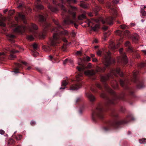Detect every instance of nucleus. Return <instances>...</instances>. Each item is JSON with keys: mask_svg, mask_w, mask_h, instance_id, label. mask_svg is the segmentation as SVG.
I'll use <instances>...</instances> for the list:
<instances>
[{"mask_svg": "<svg viewBox=\"0 0 146 146\" xmlns=\"http://www.w3.org/2000/svg\"><path fill=\"white\" fill-rule=\"evenodd\" d=\"M38 28L37 26L36 25L32 24L27 28L23 26H18L14 30V31L18 33H22L25 31L26 29H28L30 32H33L34 30H37Z\"/></svg>", "mask_w": 146, "mask_h": 146, "instance_id": "nucleus-3", "label": "nucleus"}, {"mask_svg": "<svg viewBox=\"0 0 146 146\" xmlns=\"http://www.w3.org/2000/svg\"><path fill=\"white\" fill-rule=\"evenodd\" d=\"M145 139H140L139 140V143L141 144L144 143L145 142Z\"/></svg>", "mask_w": 146, "mask_h": 146, "instance_id": "nucleus-39", "label": "nucleus"}, {"mask_svg": "<svg viewBox=\"0 0 146 146\" xmlns=\"http://www.w3.org/2000/svg\"><path fill=\"white\" fill-rule=\"evenodd\" d=\"M86 18L85 15L84 14H82L79 15L78 17V19L79 20H82Z\"/></svg>", "mask_w": 146, "mask_h": 146, "instance_id": "nucleus-29", "label": "nucleus"}, {"mask_svg": "<svg viewBox=\"0 0 146 146\" xmlns=\"http://www.w3.org/2000/svg\"><path fill=\"white\" fill-rule=\"evenodd\" d=\"M97 54L98 55L100 56L102 52L100 50H99L97 52Z\"/></svg>", "mask_w": 146, "mask_h": 146, "instance_id": "nucleus-47", "label": "nucleus"}, {"mask_svg": "<svg viewBox=\"0 0 146 146\" xmlns=\"http://www.w3.org/2000/svg\"><path fill=\"white\" fill-rule=\"evenodd\" d=\"M15 55L13 54H11L9 56V58L10 60H13L16 57Z\"/></svg>", "mask_w": 146, "mask_h": 146, "instance_id": "nucleus-35", "label": "nucleus"}, {"mask_svg": "<svg viewBox=\"0 0 146 146\" xmlns=\"http://www.w3.org/2000/svg\"><path fill=\"white\" fill-rule=\"evenodd\" d=\"M21 135H18L16 136V139L17 140H19L21 139Z\"/></svg>", "mask_w": 146, "mask_h": 146, "instance_id": "nucleus-41", "label": "nucleus"}, {"mask_svg": "<svg viewBox=\"0 0 146 146\" xmlns=\"http://www.w3.org/2000/svg\"><path fill=\"white\" fill-rule=\"evenodd\" d=\"M5 133V131L3 130H0V134L1 135H3Z\"/></svg>", "mask_w": 146, "mask_h": 146, "instance_id": "nucleus-52", "label": "nucleus"}, {"mask_svg": "<svg viewBox=\"0 0 146 146\" xmlns=\"http://www.w3.org/2000/svg\"><path fill=\"white\" fill-rule=\"evenodd\" d=\"M49 8L52 12H55L58 11V9L52 7L51 6H50L48 7Z\"/></svg>", "mask_w": 146, "mask_h": 146, "instance_id": "nucleus-26", "label": "nucleus"}, {"mask_svg": "<svg viewBox=\"0 0 146 146\" xmlns=\"http://www.w3.org/2000/svg\"><path fill=\"white\" fill-rule=\"evenodd\" d=\"M68 60L67 59H66L63 62V64H65L66 62Z\"/></svg>", "mask_w": 146, "mask_h": 146, "instance_id": "nucleus-62", "label": "nucleus"}, {"mask_svg": "<svg viewBox=\"0 0 146 146\" xmlns=\"http://www.w3.org/2000/svg\"><path fill=\"white\" fill-rule=\"evenodd\" d=\"M118 46H115L114 44L113 41H111L110 43V47L113 49H115L117 48L118 47Z\"/></svg>", "mask_w": 146, "mask_h": 146, "instance_id": "nucleus-18", "label": "nucleus"}, {"mask_svg": "<svg viewBox=\"0 0 146 146\" xmlns=\"http://www.w3.org/2000/svg\"><path fill=\"white\" fill-rule=\"evenodd\" d=\"M86 96L88 97L91 102H93L95 100V98L92 94H91L88 92L86 93Z\"/></svg>", "mask_w": 146, "mask_h": 146, "instance_id": "nucleus-11", "label": "nucleus"}, {"mask_svg": "<svg viewBox=\"0 0 146 146\" xmlns=\"http://www.w3.org/2000/svg\"><path fill=\"white\" fill-rule=\"evenodd\" d=\"M137 73L138 72H134L133 73V78L132 80L134 82H135V80L136 79V75Z\"/></svg>", "mask_w": 146, "mask_h": 146, "instance_id": "nucleus-30", "label": "nucleus"}, {"mask_svg": "<svg viewBox=\"0 0 146 146\" xmlns=\"http://www.w3.org/2000/svg\"><path fill=\"white\" fill-rule=\"evenodd\" d=\"M76 54L77 55H80L82 54V52L80 51H77Z\"/></svg>", "mask_w": 146, "mask_h": 146, "instance_id": "nucleus-46", "label": "nucleus"}, {"mask_svg": "<svg viewBox=\"0 0 146 146\" xmlns=\"http://www.w3.org/2000/svg\"><path fill=\"white\" fill-rule=\"evenodd\" d=\"M83 61H89L90 60V58L88 56H86L85 57H84L82 59Z\"/></svg>", "mask_w": 146, "mask_h": 146, "instance_id": "nucleus-25", "label": "nucleus"}, {"mask_svg": "<svg viewBox=\"0 0 146 146\" xmlns=\"http://www.w3.org/2000/svg\"><path fill=\"white\" fill-rule=\"evenodd\" d=\"M141 51L143 52L145 54H146V50H142Z\"/></svg>", "mask_w": 146, "mask_h": 146, "instance_id": "nucleus-64", "label": "nucleus"}, {"mask_svg": "<svg viewBox=\"0 0 146 146\" xmlns=\"http://www.w3.org/2000/svg\"><path fill=\"white\" fill-rule=\"evenodd\" d=\"M35 4L36 7L37 9H42L43 8V6L40 4V0H36Z\"/></svg>", "mask_w": 146, "mask_h": 146, "instance_id": "nucleus-13", "label": "nucleus"}, {"mask_svg": "<svg viewBox=\"0 0 146 146\" xmlns=\"http://www.w3.org/2000/svg\"><path fill=\"white\" fill-rule=\"evenodd\" d=\"M119 1L118 0H113V2L115 4H117L118 3Z\"/></svg>", "mask_w": 146, "mask_h": 146, "instance_id": "nucleus-53", "label": "nucleus"}, {"mask_svg": "<svg viewBox=\"0 0 146 146\" xmlns=\"http://www.w3.org/2000/svg\"><path fill=\"white\" fill-rule=\"evenodd\" d=\"M116 33L117 35L120 36L123 33L122 32L119 30L116 31Z\"/></svg>", "mask_w": 146, "mask_h": 146, "instance_id": "nucleus-36", "label": "nucleus"}, {"mask_svg": "<svg viewBox=\"0 0 146 146\" xmlns=\"http://www.w3.org/2000/svg\"><path fill=\"white\" fill-rule=\"evenodd\" d=\"M80 6L84 9H86L88 7L89 5L88 4L82 3L80 4Z\"/></svg>", "mask_w": 146, "mask_h": 146, "instance_id": "nucleus-27", "label": "nucleus"}, {"mask_svg": "<svg viewBox=\"0 0 146 146\" xmlns=\"http://www.w3.org/2000/svg\"><path fill=\"white\" fill-rule=\"evenodd\" d=\"M116 74H118L121 76H123V74L121 72L120 68H118L115 69L111 70L110 73L108 75L102 76L101 77V80L103 82H105L110 78L112 77L113 75L115 76Z\"/></svg>", "mask_w": 146, "mask_h": 146, "instance_id": "nucleus-4", "label": "nucleus"}, {"mask_svg": "<svg viewBox=\"0 0 146 146\" xmlns=\"http://www.w3.org/2000/svg\"><path fill=\"white\" fill-rule=\"evenodd\" d=\"M111 85L112 86L115 88L117 87L118 85L116 81H113L111 82Z\"/></svg>", "mask_w": 146, "mask_h": 146, "instance_id": "nucleus-24", "label": "nucleus"}, {"mask_svg": "<svg viewBox=\"0 0 146 146\" xmlns=\"http://www.w3.org/2000/svg\"><path fill=\"white\" fill-rule=\"evenodd\" d=\"M36 70H38V71L40 72H41L42 71V70L41 68H36Z\"/></svg>", "mask_w": 146, "mask_h": 146, "instance_id": "nucleus-56", "label": "nucleus"}, {"mask_svg": "<svg viewBox=\"0 0 146 146\" xmlns=\"http://www.w3.org/2000/svg\"><path fill=\"white\" fill-rule=\"evenodd\" d=\"M108 27H106V26L104 27L103 28V29H104V30H106V29H108Z\"/></svg>", "mask_w": 146, "mask_h": 146, "instance_id": "nucleus-63", "label": "nucleus"}, {"mask_svg": "<svg viewBox=\"0 0 146 146\" xmlns=\"http://www.w3.org/2000/svg\"><path fill=\"white\" fill-rule=\"evenodd\" d=\"M127 81H123L122 80H120V84L122 86H123L127 84Z\"/></svg>", "mask_w": 146, "mask_h": 146, "instance_id": "nucleus-32", "label": "nucleus"}, {"mask_svg": "<svg viewBox=\"0 0 146 146\" xmlns=\"http://www.w3.org/2000/svg\"><path fill=\"white\" fill-rule=\"evenodd\" d=\"M138 39V35L137 33H135L133 35L132 40L133 41L136 42Z\"/></svg>", "mask_w": 146, "mask_h": 146, "instance_id": "nucleus-21", "label": "nucleus"}, {"mask_svg": "<svg viewBox=\"0 0 146 146\" xmlns=\"http://www.w3.org/2000/svg\"><path fill=\"white\" fill-rule=\"evenodd\" d=\"M31 125H35V124H36V123L35 121H31Z\"/></svg>", "mask_w": 146, "mask_h": 146, "instance_id": "nucleus-50", "label": "nucleus"}, {"mask_svg": "<svg viewBox=\"0 0 146 146\" xmlns=\"http://www.w3.org/2000/svg\"><path fill=\"white\" fill-rule=\"evenodd\" d=\"M42 48H44V50L46 52L48 51L49 50H47V47L45 46H43Z\"/></svg>", "mask_w": 146, "mask_h": 146, "instance_id": "nucleus-55", "label": "nucleus"}, {"mask_svg": "<svg viewBox=\"0 0 146 146\" xmlns=\"http://www.w3.org/2000/svg\"><path fill=\"white\" fill-rule=\"evenodd\" d=\"M95 73L93 70H88L84 72V74L88 76H91L95 74Z\"/></svg>", "mask_w": 146, "mask_h": 146, "instance_id": "nucleus-10", "label": "nucleus"}, {"mask_svg": "<svg viewBox=\"0 0 146 146\" xmlns=\"http://www.w3.org/2000/svg\"><path fill=\"white\" fill-rule=\"evenodd\" d=\"M14 72L15 73H18V68H16L15 70L14 71Z\"/></svg>", "mask_w": 146, "mask_h": 146, "instance_id": "nucleus-57", "label": "nucleus"}, {"mask_svg": "<svg viewBox=\"0 0 146 146\" xmlns=\"http://www.w3.org/2000/svg\"><path fill=\"white\" fill-rule=\"evenodd\" d=\"M47 15H39L38 16V18L41 21H43L45 20Z\"/></svg>", "mask_w": 146, "mask_h": 146, "instance_id": "nucleus-16", "label": "nucleus"}, {"mask_svg": "<svg viewBox=\"0 0 146 146\" xmlns=\"http://www.w3.org/2000/svg\"><path fill=\"white\" fill-rule=\"evenodd\" d=\"M19 17L23 21L24 23L26 24L27 22L25 20V16L22 14L21 13H19L18 14Z\"/></svg>", "mask_w": 146, "mask_h": 146, "instance_id": "nucleus-15", "label": "nucleus"}, {"mask_svg": "<svg viewBox=\"0 0 146 146\" xmlns=\"http://www.w3.org/2000/svg\"><path fill=\"white\" fill-rule=\"evenodd\" d=\"M102 107L101 106H99L96 110L93 113L92 116L94 117H98L101 119L103 118V115L102 113Z\"/></svg>", "mask_w": 146, "mask_h": 146, "instance_id": "nucleus-6", "label": "nucleus"}, {"mask_svg": "<svg viewBox=\"0 0 146 146\" xmlns=\"http://www.w3.org/2000/svg\"><path fill=\"white\" fill-rule=\"evenodd\" d=\"M83 75V74L82 73H80L78 74V75L76 76V80L78 81H80L81 79H79V78L82 77Z\"/></svg>", "mask_w": 146, "mask_h": 146, "instance_id": "nucleus-31", "label": "nucleus"}, {"mask_svg": "<svg viewBox=\"0 0 146 146\" xmlns=\"http://www.w3.org/2000/svg\"><path fill=\"white\" fill-rule=\"evenodd\" d=\"M17 66L18 67L20 68L21 67V65L20 64H17Z\"/></svg>", "mask_w": 146, "mask_h": 146, "instance_id": "nucleus-60", "label": "nucleus"}, {"mask_svg": "<svg viewBox=\"0 0 146 146\" xmlns=\"http://www.w3.org/2000/svg\"><path fill=\"white\" fill-rule=\"evenodd\" d=\"M145 65V64L143 63H141V64H140L139 65V66L141 67H143Z\"/></svg>", "mask_w": 146, "mask_h": 146, "instance_id": "nucleus-54", "label": "nucleus"}, {"mask_svg": "<svg viewBox=\"0 0 146 146\" xmlns=\"http://www.w3.org/2000/svg\"><path fill=\"white\" fill-rule=\"evenodd\" d=\"M22 63L23 64H24L25 65H28L27 63L25 62H22Z\"/></svg>", "mask_w": 146, "mask_h": 146, "instance_id": "nucleus-59", "label": "nucleus"}, {"mask_svg": "<svg viewBox=\"0 0 146 146\" xmlns=\"http://www.w3.org/2000/svg\"><path fill=\"white\" fill-rule=\"evenodd\" d=\"M62 40L64 42H67V40L65 38H63Z\"/></svg>", "mask_w": 146, "mask_h": 146, "instance_id": "nucleus-61", "label": "nucleus"}, {"mask_svg": "<svg viewBox=\"0 0 146 146\" xmlns=\"http://www.w3.org/2000/svg\"><path fill=\"white\" fill-rule=\"evenodd\" d=\"M120 27L122 29H127L128 28V27L125 25H120Z\"/></svg>", "mask_w": 146, "mask_h": 146, "instance_id": "nucleus-37", "label": "nucleus"}, {"mask_svg": "<svg viewBox=\"0 0 146 146\" xmlns=\"http://www.w3.org/2000/svg\"><path fill=\"white\" fill-rule=\"evenodd\" d=\"M0 25L1 26L5 27V25L4 22L0 21Z\"/></svg>", "mask_w": 146, "mask_h": 146, "instance_id": "nucleus-45", "label": "nucleus"}, {"mask_svg": "<svg viewBox=\"0 0 146 146\" xmlns=\"http://www.w3.org/2000/svg\"><path fill=\"white\" fill-rule=\"evenodd\" d=\"M8 36L9 37V40L12 42H14V41L13 40H12V39L14 38L15 37V36L12 34H9Z\"/></svg>", "mask_w": 146, "mask_h": 146, "instance_id": "nucleus-28", "label": "nucleus"}, {"mask_svg": "<svg viewBox=\"0 0 146 146\" xmlns=\"http://www.w3.org/2000/svg\"><path fill=\"white\" fill-rule=\"evenodd\" d=\"M142 8H141V13L143 16H145L146 13L143 10V9H142Z\"/></svg>", "mask_w": 146, "mask_h": 146, "instance_id": "nucleus-40", "label": "nucleus"}, {"mask_svg": "<svg viewBox=\"0 0 146 146\" xmlns=\"http://www.w3.org/2000/svg\"><path fill=\"white\" fill-rule=\"evenodd\" d=\"M78 64L81 66V67H77V69L79 71H83L86 68H90L92 67V64L90 63H89L86 67L82 63L78 62Z\"/></svg>", "mask_w": 146, "mask_h": 146, "instance_id": "nucleus-9", "label": "nucleus"}, {"mask_svg": "<svg viewBox=\"0 0 146 146\" xmlns=\"http://www.w3.org/2000/svg\"><path fill=\"white\" fill-rule=\"evenodd\" d=\"M130 32L128 30H126L124 33V35L126 36H128L129 35Z\"/></svg>", "mask_w": 146, "mask_h": 146, "instance_id": "nucleus-42", "label": "nucleus"}, {"mask_svg": "<svg viewBox=\"0 0 146 146\" xmlns=\"http://www.w3.org/2000/svg\"><path fill=\"white\" fill-rule=\"evenodd\" d=\"M101 96L103 98H104L105 97V95L104 93H102L101 94Z\"/></svg>", "mask_w": 146, "mask_h": 146, "instance_id": "nucleus-58", "label": "nucleus"}, {"mask_svg": "<svg viewBox=\"0 0 146 146\" xmlns=\"http://www.w3.org/2000/svg\"><path fill=\"white\" fill-rule=\"evenodd\" d=\"M5 54L4 52H0V56L4 58L5 56Z\"/></svg>", "mask_w": 146, "mask_h": 146, "instance_id": "nucleus-43", "label": "nucleus"}, {"mask_svg": "<svg viewBox=\"0 0 146 146\" xmlns=\"http://www.w3.org/2000/svg\"><path fill=\"white\" fill-rule=\"evenodd\" d=\"M92 61L93 62H96L98 61V60L96 58H93Z\"/></svg>", "mask_w": 146, "mask_h": 146, "instance_id": "nucleus-51", "label": "nucleus"}, {"mask_svg": "<svg viewBox=\"0 0 146 146\" xmlns=\"http://www.w3.org/2000/svg\"><path fill=\"white\" fill-rule=\"evenodd\" d=\"M60 2L61 3L58 4V5L61 8L62 11V15H64L65 14L67 13H69L72 15V18L74 20V21L71 20L69 17H67L66 19L64 20L65 24H73L76 20V15L74 12L77 10V7L70 5L69 7V10L68 11H67L64 7V4H65L64 1L63 0H60Z\"/></svg>", "mask_w": 146, "mask_h": 146, "instance_id": "nucleus-2", "label": "nucleus"}, {"mask_svg": "<svg viewBox=\"0 0 146 146\" xmlns=\"http://www.w3.org/2000/svg\"><path fill=\"white\" fill-rule=\"evenodd\" d=\"M33 47L35 49H36L37 48V45L35 43L33 45Z\"/></svg>", "mask_w": 146, "mask_h": 146, "instance_id": "nucleus-44", "label": "nucleus"}, {"mask_svg": "<svg viewBox=\"0 0 146 146\" xmlns=\"http://www.w3.org/2000/svg\"><path fill=\"white\" fill-rule=\"evenodd\" d=\"M14 10H11L9 11V13L11 15H13V13H14Z\"/></svg>", "mask_w": 146, "mask_h": 146, "instance_id": "nucleus-49", "label": "nucleus"}, {"mask_svg": "<svg viewBox=\"0 0 146 146\" xmlns=\"http://www.w3.org/2000/svg\"><path fill=\"white\" fill-rule=\"evenodd\" d=\"M27 38L29 40L32 41L34 39V38L32 35H31L27 36Z\"/></svg>", "mask_w": 146, "mask_h": 146, "instance_id": "nucleus-33", "label": "nucleus"}, {"mask_svg": "<svg viewBox=\"0 0 146 146\" xmlns=\"http://www.w3.org/2000/svg\"><path fill=\"white\" fill-rule=\"evenodd\" d=\"M123 50V48H121L119 50L121 56L119 58L117 62H122L124 64H126L127 63V60L125 54L122 52Z\"/></svg>", "mask_w": 146, "mask_h": 146, "instance_id": "nucleus-8", "label": "nucleus"}, {"mask_svg": "<svg viewBox=\"0 0 146 146\" xmlns=\"http://www.w3.org/2000/svg\"><path fill=\"white\" fill-rule=\"evenodd\" d=\"M105 68L104 67H98L96 69V71L97 72H104L105 70Z\"/></svg>", "mask_w": 146, "mask_h": 146, "instance_id": "nucleus-23", "label": "nucleus"}, {"mask_svg": "<svg viewBox=\"0 0 146 146\" xmlns=\"http://www.w3.org/2000/svg\"><path fill=\"white\" fill-rule=\"evenodd\" d=\"M45 26H44V30L43 33L40 36V38H44L45 36V35L44 34V33H45V31L46 30V28L47 27L50 26V24H48L47 23H46L45 24Z\"/></svg>", "mask_w": 146, "mask_h": 146, "instance_id": "nucleus-14", "label": "nucleus"}, {"mask_svg": "<svg viewBox=\"0 0 146 146\" xmlns=\"http://www.w3.org/2000/svg\"><path fill=\"white\" fill-rule=\"evenodd\" d=\"M110 13L113 15V17H109L107 18L105 20L103 18L101 17L99 19V21L101 22L103 24L106 23L110 25H111L113 23V20L115 18V15H117V11L114 8H111L110 11Z\"/></svg>", "mask_w": 146, "mask_h": 146, "instance_id": "nucleus-5", "label": "nucleus"}, {"mask_svg": "<svg viewBox=\"0 0 146 146\" xmlns=\"http://www.w3.org/2000/svg\"><path fill=\"white\" fill-rule=\"evenodd\" d=\"M130 43L129 42L127 41L125 44V46H129V47L127 49V50L130 52H133L132 48L131 47H130Z\"/></svg>", "mask_w": 146, "mask_h": 146, "instance_id": "nucleus-19", "label": "nucleus"}, {"mask_svg": "<svg viewBox=\"0 0 146 146\" xmlns=\"http://www.w3.org/2000/svg\"><path fill=\"white\" fill-rule=\"evenodd\" d=\"M11 52L12 53H15L16 52H18L19 51L17 50H11Z\"/></svg>", "mask_w": 146, "mask_h": 146, "instance_id": "nucleus-48", "label": "nucleus"}, {"mask_svg": "<svg viewBox=\"0 0 146 146\" xmlns=\"http://www.w3.org/2000/svg\"><path fill=\"white\" fill-rule=\"evenodd\" d=\"M55 24L57 25V27L54 28L52 31L53 33V40L50 41V44L52 46H55L57 44H58L60 42L61 35L68 36V32L66 30H63L60 31V29L62 28L59 24L57 21H54Z\"/></svg>", "mask_w": 146, "mask_h": 146, "instance_id": "nucleus-1", "label": "nucleus"}, {"mask_svg": "<svg viewBox=\"0 0 146 146\" xmlns=\"http://www.w3.org/2000/svg\"><path fill=\"white\" fill-rule=\"evenodd\" d=\"M68 83V81L67 80L63 81L62 83V85L64 86H66Z\"/></svg>", "mask_w": 146, "mask_h": 146, "instance_id": "nucleus-38", "label": "nucleus"}, {"mask_svg": "<svg viewBox=\"0 0 146 146\" xmlns=\"http://www.w3.org/2000/svg\"><path fill=\"white\" fill-rule=\"evenodd\" d=\"M67 2L69 4L72 3H76L77 1L76 0H67Z\"/></svg>", "mask_w": 146, "mask_h": 146, "instance_id": "nucleus-34", "label": "nucleus"}, {"mask_svg": "<svg viewBox=\"0 0 146 146\" xmlns=\"http://www.w3.org/2000/svg\"><path fill=\"white\" fill-rule=\"evenodd\" d=\"M106 87L107 90L111 94H113L114 95H115V92L113 90H112L110 88H109L107 86H106Z\"/></svg>", "mask_w": 146, "mask_h": 146, "instance_id": "nucleus-22", "label": "nucleus"}, {"mask_svg": "<svg viewBox=\"0 0 146 146\" xmlns=\"http://www.w3.org/2000/svg\"><path fill=\"white\" fill-rule=\"evenodd\" d=\"M127 123V122L125 121H117L115 123H113L111 124V125H112L115 126H117V125H118L119 124H123V123Z\"/></svg>", "mask_w": 146, "mask_h": 146, "instance_id": "nucleus-17", "label": "nucleus"}, {"mask_svg": "<svg viewBox=\"0 0 146 146\" xmlns=\"http://www.w3.org/2000/svg\"><path fill=\"white\" fill-rule=\"evenodd\" d=\"M81 86V84L80 83H78L76 85H75L72 86L70 88V90H76L79 88Z\"/></svg>", "mask_w": 146, "mask_h": 146, "instance_id": "nucleus-12", "label": "nucleus"}, {"mask_svg": "<svg viewBox=\"0 0 146 146\" xmlns=\"http://www.w3.org/2000/svg\"><path fill=\"white\" fill-rule=\"evenodd\" d=\"M100 28V25L97 24L94 27H91L92 30L94 31H97Z\"/></svg>", "mask_w": 146, "mask_h": 146, "instance_id": "nucleus-20", "label": "nucleus"}, {"mask_svg": "<svg viewBox=\"0 0 146 146\" xmlns=\"http://www.w3.org/2000/svg\"><path fill=\"white\" fill-rule=\"evenodd\" d=\"M111 54L108 51L105 54L104 58L102 61L103 63L106 66H108L111 63Z\"/></svg>", "mask_w": 146, "mask_h": 146, "instance_id": "nucleus-7", "label": "nucleus"}]
</instances>
